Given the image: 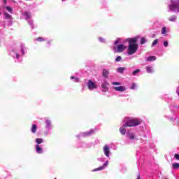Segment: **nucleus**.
<instances>
[{"label": "nucleus", "mask_w": 179, "mask_h": 179, "mask_svg": "<svg viewBox=\"0 0 179 179\" xmlns=\"http://www.w3.org/2000/svg\"><path fill=\"white\" fill-rule=\"evenodd\" d=\"M139 36H136L134 38H129L127 41L129 44L127 54L128 55H134L138 51V39Z\"/></svg>", "instance_id": "1"}, {"label": "nucleus", "mask_w": 179, "mask_h": 179, "mask_svg": "<svg viewBox=\"0 0 179 179\" xmlns=\"http://www.w3.org/2000/svg\"><path fill=\"white\" fill-rule=\"evenodd\" d=\"M124 124H123V127H127L131 128L132 127H138V125H141L142 123V120L138 118H131V117H126L123 120Z\"/></svg>", "instance_id": "2"}, {"label": "nucleus", "mask_w": 179, "mask_h": 179, "mask_svg": "<svg viewBox=\"0 0 179 179\" xmlns=\"http://www.w3.org/2000/svg\"><path fill=\"white\" fill-rule=\"evenodd\" d=\"M171 3L169 6V10L172 12L177 10V12H179V0H171Z\"/></svg>", "instance_id": "3"}, {"label": "nucleus", "mask_w": 179, "mask_h": 179, "mask_svg": "<svg viewBox=\"0 0 179 179\" xmlns=\"http://www.w3.org/2000/svg\"><path fill=\"white\" fill-rule=\"evenodd\" d=\"M87 87L89 90H93L94 89H97V84L93 83L92 80H89L87 83Z\"/></svg>", "instance_id": "4"}, {"label": "nucleus", "mask_w": 179, "mask_h": 179, "mask_svg": "<svg viewBox=\"0 0 179 179\" xmlns=\"http://www.w3.org/2000/svg\"><path fill=\"white\" fill-rule=\"evenodd\" d=\"M108 86H110V84L108 83V82L104 81L101 84L102 92H108Z\"/></svg>", "instance_id": "5"}, {"label": "nucleus", "mask_w": 179, "mask_h": 179, "mask_svg": "<svg viewBox=\"0 0 179 179\" xmlns=\"http://www.w3.org/2000/svg\"><path fill=\"white\" fill-rule=\"evenodd\" d=\"M108 166V161H106V162L103 164V166H99V168L94 169L93 171H100V170H104V169H106V167H107Z\"/></svg>", "instance_id": "6"}, {"label": "nucleus", "mask_w": 179, "mask_h": 179, "mask_svg": "<svg viewBox=\"0 0 179 179\" xmlns=\"http://www.w3.org/2000/svg\"><path fill=\"white\" fill-rule=\"evenodd\" d=\"M113 89L116 90V92H125V90H127V88L124 86L113 87Z\"/></svg>", "instance_id": "7"}, {"label": "nucleus", "mask_w": 179, "mask_h": 179, "mask_svg": "<svg viewBox=\"0 0 179 179\" xmlns=\"http://www.w3.org/2000/svg\"><path fill=\"white\" fill-rule=\"evenodd\" d=\"M126 48H127V46H124L122 44L118 45L117 48V52H122V51H124Z\"/></svg>", "instance_id": "8"}, {"label": "nucleus", "mask_w": 179, "mask_h": 179, "mask_svg": "<svg viewBox=\"0 0 179 179\" xmlns=\"http://www.w3.org/2000/svg\"><path fill=\"white\" fill-rule=\"evenodd\" d=\"M23 16L26 19V20H29V19H31V13H29V11H25L23 13Z\"/></svg>", "instance_id": "9"}, {"label": "nucleus", "mask_w": 179, "mask_h": 179, "mask_svg": "<svg viewBox=\"0 0 179 179\" xmlns=\"http://www.w3.org/2000/svg\"><path fill=\"white\" fill-rule=\"evenodd\" d=\"M104 154L108 157L110 156V148L108 145H105L103 148Z\"/></svg>", "instance_id": "10"}, {"label": "nucleus", "mask_w": 179, "mask_h": 179, "mask_svg": "<svg viewBox=\"0 0 179 179\" xmlns=\"http://www.w3.org/2000/svg\"><path fill=\"white\" fill-rule=\"evenodd\" d=\"M108 75H110V71H108V70H106V69H103V72H102V76L103 78H108Z\"/></svg>", "instance_id": "11"}, {"label": "nucleus", "mask_w": 179, "mask_h": 179, "mask_svg": "<svg viewBox=\"0 0 179 179\" xmlns=\"http://www.w3.org/2000/svg\"><path fill=\"white\" fill-rule=\"evenodd\" d=\"M127 127H124V124L120 128V132L122 134V135H125L127 132V129H125Z\"/></svg>", "instance_id": "12"}, {"label": "nucleus", "mask_w": 179, "mask_h": 179, "mask_svg": "<svg viewBox=\"0 0 179 179\" xmlns=\"http://www.w3.org/2000/svg\"><path fill=\"white\" fill-rule=\"evenodd\" d=\"M4 19H7L8 20H12V15L8 13H3Z\"/></svg>", "instance_id": "13"}, {"label": "nucleus", "mask_w": 179, "mask_h": 179, "mask_svg": "<svg viewBox=\"0 0 179 179\" xmlns=\"http://www.w3.org/2000/svg\"><path fill=\"white\" fill-rule=\"evenodd\" d=\"M126 68L125 67H119L117 69V72L119 73H124V71H125Z\"/></svg>", "instance_id": "14"}, {"label": "nucleus", "mask_w": 179, "mask_h": 179, "mask_svg": "<svg viewBox=\"0 0 179 179\" xmlns=\"http://www.w3.org/2000/svg\"><path fill=\"white\" fill-rule=\"evenodd\" d=\"M31 131L33 134H36L37 132V125L33 124Z\"/></svg>", "instance_id": "15"}, {"label": "nucleus", "mask_w": 179, "mask_h": 179, "mask_svg": "<svg viewBox=\"0 0 179 179\" xmlns=\"http://www.w3.org/2000/svg\"><path fill=\"white\" fill-rule=\"evenodd\" d=\"M36 152L39 155L43 153V148H41L39 145H36Z\"/></svg>", "instance_id": "16"}, {"label": "nucleus", "mask_w": 179, "mask_h": 179, "mask_svg": "<svg viewBox=\"0 0 179 179\" xmlns=\"http://www.w3.org/2000/svg\"><path fill=\"white\" fill-rule=\"evenodd\" d=\"M169 20V22H176V20H177V15H173L170 17Z\"/></svg>", "instance_id": "17"}, {"label": "nucleus", "mask_w": 179, "mask_h": 179, "mask_svg": "<svg viewBox=\"0 0 179 179\" xmlns=\"http://www.w3.org/2000/svg\"><path fill=\"white\" fill-rule=\"evenodd\" d=\"M147 61H148V62L156 61V57L150 56L148 57Z\"/></svg>", "instance_id": "18"}, {"label": "nucleus", "mask_w": 179, "mask_h": 179, "mask_svg": "<svg viewBox=\"0 0 179 179\" xmlns=\"http://www.w3.org/2000/svg\"><path fill=\"white\" fill-rule=\"evenodd\" d=\"M146 71H147L148 73H152V72H153V70H152V66H148L146 67Z\"/></svg>", "instance_id": "19"}, {"label": "nucleus", "mask_w": 179, "mask_h": 179, "mask_svg": "<svg viewBox=\"0 0 179 179\" xmlns=\"http://www.w3.org/2000/svg\"><path fill=\"white\" fill-rule=\"evenodd\" d=\"M172 167L173 170H177V169H179V163L173 164Z\"/></svg>", "instance_id": "20"}, {"label": "nucleus", "mask_w": 179, "mask_h": 179, "mask_svg": "<svg viewBox=\"0 0 179 179\" xmlns=\"http://www.w3.org/2000/svg\"><path fill=\"white\" fill-rule=\"evenodd\" d=\"M36 142L39 145L41 143H43V138H36Z\"/></svg>", "instance_id": "21"}, {"label": "nucleus", "mask_w": 179, "mask_h": 179, "mask_svg": "<svg viewBox=\"0 0 179 179\" xmlns=\"http://www.w3.org/2000/svg\"><path fill=\"white\" fill-rule=\"evenodd\" d=\"M92 134H93V131L92 130L84 133V135L85 136H89L92 135Z\"/></svg>", "instance_id": "22"}, {"label": "nucleus", "mask_w": 179, "mask_h": 179, "mask_svg": "<svg viewBox=\"0 0 179 179\" xmlns=\"http://www.w3.org/2000/svg\"><path fill=\"white\" fill-rule=\"evenodd\" d=\"M36 41H39L40 43H41L43 41H45V39H44V38L43 37H38L36 38Z\"/></svg>", "instance_id": "23"}, {"label": "nucleus", "mask_w": 179, "mask_h": 179, "mask_svg": "<svg viewBox=\"0 0 179 179\" xmlns=\"http://www.w3.org/2000/svg\"><path fill=\"white\" fill-rule=\"evenodd\" d=\"M159 43V39H155L152 43V47H155V45H156L157 44Z\"/></svg>", "instance_id": "24"}, {"label": "nucleus", "mask_w": 179, "mask_h": 179, "mask_svg": "<svg viewBox=\"0 0 179 179\" xmlns=\"http://www.w3.org/2000/svg\"><path fill=\"white\" fill-rule=\"evenodd\" d=\"M141 72V69H136L132 72V75L135 76V75H137V73H139Z\"/></svg>", "instance_id": "25"}, {"label": "nucleus", "mask_w": 179, "mask_h": 179, "mask_svg": "<svg viewBox=\"0 0 179 179\" xmlns=\"http://www.w3.org/2000/svg\"><path fill=\"white\" fill-rule=\"evenodd\" d=\"M161 33H162V34H166V33H167L166 27H162Z\"/></svg>", "instance_id": "26"}, {"label": "nucleus", "mask_w": 179, "mask_h": 179, "mask_svg": "<svg viewBox=\"0 0 179 179\" xmlns=\"http://www.w3.org/2000/svg\"><path fill=\"white\" fill-rule=\"evenodd\" d=\"M145 43H146V38H145L143 37L141 38V41H140V44L143 45V44H145Z\"/></svg>", "instance_id": "27"}, {"label": "nucleus", "mask_w": 179, "mask_h": 179, "mask_svg": "<svg viewBox=\"0 0 179 179\" xmlns=\"http://www.w3.org/2000/svg\"><path fill=\"white\" fill-rule=\"evenodd\" d=\"M6 10H8V12H10V13H12V10H13V8H12V7H9V6H6Z\"/></svg>", "instance_id": "28"}, {"label": "nucleus", "mask_w": 179, "mask_h": 179, "mask_svg": "<svg viewBox=\"0 0 179 179\" xmlns=\"http://www.w3.org/2000/svg\"><path fill=\"white\" fill-rule=\"evenodd\" d=\"M129 138L131 139H135V136L133 134H129Z\"/></svg>", "instance_id": "29"}, {"label": "nucleus", "mask_w": 179, "mask_h": 179, "mask_svg": "<svg viewBox=\"0 0 179 179\" xmlns=\"http://www.w3.org/2000/svg\"><path fill=\"white\" fill-rule=\"evenodd\" d=\"M121 59H122V57H121V56H119L116 58L115 61H116V62H120V61H121Z\"/></svg>", "instance_id": "30"}, {"label": "nucleus", "mask_w": 179, "mask_h": 179, "mask_svg": "<svg viewBox=\"0 0 179 179\" xmlns=\"http://www.w3.org/2000/svg\"><path fill=\"white\" fill-rule=\"evenodd\" d=\"M70 79H76V82H79V78H76V77H74V76H71V77H70Z\"/></svg>", "instance_id": "31"}, {"label": "nucleus", "mask_w": 179, "mask_h": 179, "mask_svg": "<svg viewBox=\"0 0 179 179\" xmlns=\"http://www.w3.org/2000/svg\"><path fill=\"white\" fill-rule=\"evenodd\" d=\"M112 85H117V86H119L120 85H121V83H118V82H113V83H112Z\"/></svg>", "instance_id": "32"}, {"label": "nucleus", "mask_w": 179, "mask_h": 179, "mask_svg": "<svg viewBox=\"0 0 179 179\" xmlns=\"http://www.w3.org/2000/svg\"><path fill=\"white\" fill-rule=\"evenodd\" d=\"M174 157L176 159V160H179V154H175Z\"/></svg>", "instance_id": "33"}, {"label": "nucleus", "mask_w": 179, "mask_h": 179, "mask_svg": "<svg viewBox=\"0 0 179 179\" xmlns=\"http://www.w3.org/2000/svg\"><path fill=\"white\" fill-rule=\"evenodd\" d=\"M164 47H168L169 46V42L168 41L164 42Z\"/></svg>", "instance_id": "34"}, {"label": "nucleus", "mask_w": 179, "mask_h": 179, "mask_svg": "<svg viewBox=\"0 0 179 179\" xmlns=\"http://www.w3.org/2000/svg\"><path fill=\"white\" fill-rule=\"evenodd\" d=\"M135 87H136V84H133V85H131V89L132 90H134V89H135Z\"/></svg>", "instance_id": "35"}, {"label": "nucleus", "mask_w": 179, "mask_h": 179, "mask_svg": "<svg viewBox=\"0 0 179 179\" xmlns=\"http://www.w3.org/2000/svg\"><path fill=\"white\" fill-rule=\"evenodd\" d=\"M21 52H22V55H24V50L22 49Z\"/></svg>", "instance_id": "36"}, {"label": "nucleus", "mask_w": 179, "mask_h": 179, "mask_svg": "<svg viewBox=\"0 0 179 179\" xmlns=\"http://www.w3.org/2000/svg\"><path fill=\"white\" fill-rule=\"evenodd\" d=\"M115 45H117L118 44V40L115 41V43H114Z\"/></svg>", "instance_id": "37"}, {"label": "nucleus", "mask_w": 179, "mask_h": 179, "mask_svg": "<svg viewBox=\"0 0 179 179\" xmlns=\"http://www.w3.org/2000/svg\"><path fill=\"white\" fill-rule=\"evenodd\" d=\"M3 3H5V5H6V3H7L6 0H3Z\"/></svg>", "instance_id": "38"}, {"label": "nucleus", "mask_w": 179, "mask_h": 179, "mask_svg": "<svg viewBox=\"0 0 179 179\" xmlns=\"http://www.w3.org/2000/svg\"><path fill=\"white\" fill-rule=\"evenodd\" d=\"M16 57H17V58H19V54H16Z\"/></svg>", "instance_id": "39"}, {"label": "nucleus", "mask_w": 179, "mask_h": 179, "mask_svg": "<svg viewBox=\"0 0 179 179\" xmlns=\"http://www.w3.org/2000/svg\"><path fill=\"white\" fill-rule=\"evenodd\" d=\"M136 179H141V176L138 175Z\"/></svg>", "instance_id": "40"}, {"label": "nucleus", "mask_w": 179, "mask_h": 179, "mask_svg": "<svg viewBox=\"0 0 179 179\" xmlns=\"http://www.w3.org/2000/svg\"><path fill=\"white\" fill-rule=\"evenodd\" d=\"M100 41H103V38H99Z\"/></svg>", "instance_id": "41"}, {"label": "nucleus", "mask_w": 179, "mask_h": 179, "mask_svg": "<svg viewBox=\"0 0 179 179\" xmlns=\"http://www.w3.org/2000/svg\"><path fill=\"white\" fill-rule=\"evenodd\" d=\"M178 96H179V91L178 92Z\"/></svg>", "instance_id": "42"}, {"label": "nucleus", "mask_w": 179, "mask_h": 179, "mask_svg": "<svg viewBox=\"0 0 179 179\" xmlns=\"http://www.w3.org/2000/svg\"><path fill=\"white\" fill-rule=\"evenodd\" d=\"M2 15V13H0V15Z\"/></svg>", "instance_id": "43"}, {"label": "nucleus", "mask_w": 179, "mask_h": 179, "mask_svg": "<svg viewBox=\"0 0 179 179\" xmlns=\"http://www.w3.org/2000/svg\"><path fill=\"white\" fill-rule=\"evenodd\" d=\"M65 1V0H62V1Z\"/></svg>", "instance_id": "44"}, {"label": "nucleus", "mask_w": 179, "mask_h": 179, "mask_svg": "<svg viewBox=\"0 0 179 179\" xmlns=\"http://www.w3.org/2000/svg\"><path fill=\"white\" fill-rule=\"evenodd\" d=\"M55 179H57V178H55Z\"/></svg>", "instance_id": "45"}]
</instances>
